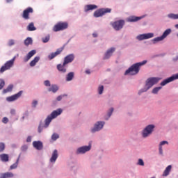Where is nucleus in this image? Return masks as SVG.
Returning <instances> with one entry per match:
<instances>
[{"instance_id":"obj_1","label":"nucleus","mask_w":178,"mask_h":178,"mask_svg":"<svg viewBox=\"0 0 178 178\" xmlns=\"http://www.w3.org/2000/svg\"><path fill=\"white\" fill-rule=\"evenodd\" d=\"M161 78L158 77H150L146 80L145 85L144 88L141 89L138 94H141L142 92H147L149 88H151L153 86H155L157 83L159 82Z\"/></svg>"},{"instance_id":"obj_2","label":"nucleus","mask_w":178,"mask_h":178,"mask_svg":"<svg viewBox=\"0 0 178 178\" xmlns=\"http://www.w3.org/2000/svg\"><path fill=\"white\" fill-rule=\"evenodd\" d=\"M63 112L62 108H58L54 111H53L50 115H49L46 119H45V127H47L49 126V123L52 122V119H55V118L59 116Z\"/></svg>"},{"instance_id":"obj_3","label":"nucleus","mask_w":178,"mask_h":178,"mask_svg":"<svg viewBox=\"0 0 178 178\" xmlns=\"http://www.w3.org/2000/svg\"><path fill=\"white\" fill-rule=\"evenodd\" d=\"M69 27V24L67 22H58L53 27V31L55 33L58 31H63V30H66Z\"/></svg>"},{"instance_id":"obj_4","label":"nucleus","mask_w":178,"mask_h":178,"mask_svg":"<svg viewBox=\"0 0 178 178\" xmlns=\"http://www.w3.org/2000/svg\"><path fill=\"white\" fill-rule=\"evenodd\" d=\"M140 72V65L139 64H134L130 67L126 72L125 74H130L131 76H134Z\"/></svg>"},{"instance_id":"obj_5","label":"nucleus","mask_w":178,"mask_h":178,"mask_svg":"<svg viewBox=\"0 0 178 178\" xmlns=\"http://www.w3.org/2000/svg\"><path fill=\"white\" fill-rule=\"evenodd\" d=\"M13 65H15V58L7 61L1 68L0 73H3L6 72V70H10L11 67H13Z\"/></svg>"},{"instance_id":"obj_6","label":"nucleus","mask_w":178,"mask_h":178,"mask_svg":"<svg viewBox=\"0 0 178 178\" xmlns=\"http://www.w3.org/2000/svg\"><path fill=\"white\" fill-rule=\"evenodd\" d=\"M154 129H155V126L150 124L147 126L142 132V136L144 138L148 137L149 134H152V132L154 131Z\"/></svg>"},{"instance_id":"obj_7","label":"nucleus","mask_w":178,"mask_h":178,"mask_svg":"<svg viewBox=\"0 0 178 178\" xmlns=\"http://www.w3.org/2000/svg\"><path fill=\"white\" fill-rule=\"evenodd\" d=\"M111 12H112V9L111 8H101L94 13V17H101V16H104L106 13H111Z\"/></svg>"},{"instance_id":"obj_8","label":"nucleus","mask_w":178,"mask_h":178,"mask_svg":"<svg viewBox=\"0 0 178 178\" xmlns=\"http://www.w3.org/2000/svg\"><path fill=\"white\" fill-rule=\"evenodd\" d=\"M113 29L116 31H119V30H122L123 26H124V20L120 19L118 21H115L111 24Z\"/></svg>"},{"instance_id":"obj_9","label":"nucleus","mask_w":178,"mask_h":178,"mask_svg":"<svg viewBox=\"0 0 178 178\" xmlns=\"http://www.w3.org/2000/svg\"><path fill=\"white\" fill-rule=\"evenodd\" d=\"M34 10L31 7H28L25 10H24L22 16L23 19L25 20H29L30 19V13H33Z\"/></svg>"},{"instance_id":"obj_10","label":"nucleus","mask_w":178,"mask_h":178,"mask_svg":"<svg viewBox=\"0 0 178 178\" xmlns=\"http://www.w3.org/2000/svg\"><path fill=\"white\" fill-rule=\"evenodd\" d=\"M178 79V73L173 74L172 76L165 79L161 83V86H166V84L171 83V81H174V80Z\"/></svg>"},{"instance_id":"obj_11","label":"nucleus","mask_w":178,"mask_h":178,"mask_svg":"<svg viewBox=\"0 0 178 178\" xmlns=\"http://www.w3.org/2000/svg\"><path fill=\"white\" fill-rule=\"evenodd\" d=\"M171 33H172V29H166L161 36L154 38L153 41H156V42L162 41L163 40H165V38H166V36L170 34Z\"/></svg>"},{"instance_id":"obj_12","label":"nucleus","mask_w":178,"mask_h":178,"mask_svg":"<svg viewBox=\"0 0 178 178\" xmlns=\"http://www.w3.org/2000/svg\"><path fill=\"white\" fill-rule=\"evenodd\" d=\"M22 94H23V91L21 90L18 93L7 97L6 101H8V102H13V101L19 99V98L22 97Z\"/></svg>"},{"instance_id":"obj_13","label":"nucleus","mask_w":178,"mask_h":178,"mask_svg":"<svg viewBox=\"0 0 178 178\" xmlns=\"http://www.w3.org/2000/svg\"><path fill=\"white\" fill-rule=\"evenodd\" d=\"M152 37H154V33H149L139 35L136 37V38L139 41H143V40H148L149 38H152Z\"/></svg>"},{"instance_id":"obj_14","label":"nucleus","mask_w":178,"mask_h":178,"mask_svg":"<svg viewBox=\"0 0 178 178\" xmlns=\"http://www.w3.org/2000/svg\"><path fill=\"white\" fill-rule=\"evenodd\" d=\"M63 49H65L64 47H60V48L58 49L56 52H53V53L50 54L48 56L49 59L50 60H52V59H54V58H56V56H58V55H60V54H62V52L63 51Z\"/></svg>"},{"instance_id":"obj_15","label":"nucleus","mask_w":178,"mask_h":178,"mask_svg":"<svg viewBox=\"0 0 178 178\" xmlns=\"http://www.w3.org/2000/svg\"><path fill=\"white\" fill-rule=\"evenodd\" d=\"M105 124L104 122H97L95 124L94 128L92 129V133H95V131H99V130L102 129L104 125Z\"/></svg>"},{"instance_id":"obj_16","label":"nucleus","mask_w":178,"mask_h":178,"mask_svg":"<svg viewBox=\"0 0 178 178\" xmlns=\"http://www.w3.org/2000/svg\"><path fill=\"white\" fill-rule=\"evenodd\" d=\"M73 60H74V54H71L66 56L64 58L63 63H64V65H67L69 63H72V62H73Z\"/></svg>"},{"instance_id":"obj_17","label":"nucleus","mask_w":178,"mask_h":178,"mask_svg":"<svg viewBox=\"0 0 178 178\" xmlns=\"http://www.w3.org/2000/svg\"><path fill=\"white\" fill-rule=\"evenodd\" d=\"M91 149V145L81 147L77 149L76 154H86Z\"/></svg>"},{"instance_id":"obj_18","label":"nucleus","mask_w":178,"mask_h":178,"mask_svg":"<svg viewBox=\"0 0 178 178\" xmlns=\"http://www.w3.org/2000/svg\"><path fill=\"white\" fill-rule=\"evenodd\" d=\"M115 51V47H111L110 49L107 50L104 57V59H109L111 56H112V54H113Z\"/></svg>"},{"instance_id":"obj_19","label":"nucleus","mask_w":178,"mask_h":178,"mask_svg":"<svg viewBox=\"0 0 178 178\" xmlns=\"http://www.w3.org/2000/svg\"><path fill=\"white\" fill-rule=\"evenodd\" d=\"M115 51V47H111L110 49L107 50L104 57V59H109L111 56H112V54H113Z\"/></svg>"},{"instance_id":"obj_20","label":"nucleus","mask_w":178,"mask_h":178,"mask_svg":"<svg viewBox=\"0 0 178 178\" xmlns=\"http://www.w3.org/2000/svg\"><path fill=\"white\" fill-rule=\"evenodd\" d=\"M57 70L61 73H66V64H65V63H63V64H58Z\"/></svg>"},{"instance_id":"obj_21","label":"nucleus","mask_w":178,"mask_h":178,"mask_svg":"<svg viewBox=\"0 0 178 178\" xmlns=\"http://www.w3.org/2000/svg\"><path fill=\"white\" fill-rule=\"evenodd\" d=\"M33 145L34 148H35L38 151H41V149H42V147H43L42 142H41V141H34V142H33Z\"/></svg>"},{"instance_id":"obj_22","label":"nucleus","mask_w":178,"mask_h":178,"mask_svg":"<svg viewBox=\"0 0 178 178\" xmlns=\"http://www.w3.org/2000/svg\"><path fill=\"white\" fill-rule=\"evenodd\" d=\"M35 52H36L35 50H32L29 51L27 56H26V58H24V61L29 62V60H30V58H33V56L35 55Z\"/></svg>"},{"instance_id":"obj_23","label":"nucleus","mask_w":178,"mask_h":178,"mask_svg":"<svg viewBox=\"0 0 178 178\" xmlns=\"http://www.w3.org/2000/svg\"><path fill=\"white\" fill-rule=\"evenodd\" d=\"M141 19H143L141 17L131 16L127 19V22H129V23H134L138 22V20H141Z\"/></svg>"},{"instance_id":"obj_24","label":"nucleus","mask_w":178,"mask_h":178,"mask_svg":"<svg viewBox=\"0 0 178 178\" xmlns=\"http://www.w3.org/2000/svg\"><path fill=\"white\" fill-rule=\"evenodd\" d=\"M97 8H98V6H97V5H95V4L86 5L85 6V12H88L90 10H94L97 9Z\"/></svg>"},{"instance_id":"obj_25","label":"nucleus","mask_w":178,"mask_h":178,"mask_svg":"<svg viewBox=\"0 0 178 178\" xmlns=\"http://www.w3.org/2000/svg\"><path fill=\"white\" fill-rule=\"evenodd\" d=\"M56 159H58V150H54L52 153V156L50 159V162H56Z\"/></svg>"},{"instance_id":"obj_26","label":"nucleus","mask_w":178,"mask_h":178,"mask_svg":"<svg viewBox=\"0 0 178 178\" xmlns=\"http://www.w3.org/2000/svg\"><path fill=\"white\" fill-rule=\"evenodd\" d=\"M58 90H59V88H58V86L56 85H51L50 86V87L48 88V91L49 92H56V91H58Z\"/></svg>"},{"instance_id":"obj_27","label":"nucleus","mask_w":178,"mask_h":178,"mask_svg":"<svg viewBox=\"0 0 178 178\" xmlns=\"http://www.w3.org/2000/svg\"><path fill=\"white\" fill-rule=\"evenodd\" d=\"M0 159L2 162H8L9 161V155L6 154H2L0 155Z\"/></svg>"},{"instance_id":"obj_28","label":"nucleus","mask_w":178,"mask_h":178,"mask_svg":"<svg viewBox=\"0 0 178 178\" xmlns=\"http://www.w3.org/2000/svg\"><path fill=\"white\" fill-rule=\"evenodd\" d=\"M170 170H172V166L170 165L166 167L165 170L163 173V176H169V173H170Z\"/></svg>"},{"instance_id":"obj_29","label":"nucleus","mask_w":178,"mask_h":178,"mask_svg":"<svg viewBox=\"0 0 178 178\" xmlns=\"http://www.w3.org/2000/svg\"><path fill=\"white\" fill-rule=\"evenodd\" d=\"M39 60H40V57L39 56L35 57L34 59L32 61H31L30 66L31 67H34L35 65H37V63Z\"/></svg>"},{"instance_id":"obj_30","label":"nucleus","mask_w":178,"mask_h":178,"mask_svg":"<svg viewBox=\"0 0 178 178\" xmlns=\"http://www.w3.org/2000/svg\"><path fill=\"white\" fill-rule=\"evenodd\" d=\"M73 77H74V73H68L66 76V81H72V80H73Z\"/></svg>"},{"instance_id":"obj_31","label":"nucleus","mask_w":178,"mask_h":178,"mask_svg":"<svg viewBox=\"0 0 178 178\" xmlns=\"http://www.w3.org/2000/svg\"><path fill=\"white\" fill-rule=\"evenodd\" d=\"M28 31H34L36 30L35 26H34V23H30L27 26Z\"/></svg>"},{"instance_id":"obj_32","label":"nucleus","mask_w":178,"mask_h":178,"mask_svg":"<svg viewBox=\"0 0 178 178\" xmlns=\"http://www.w3.org/2000/svg\"><path fill=\"white\" fill-rule=\"evenodd\" d=\"M24 44L26 47H29V45H31V44H33V39H31V38H27L24 40Z\"/></svg>"},{"instance_id":"obj_33","label":"nucleus","mask_w":178,"mask_h":178,"mask_svg":"<svg viewBox=\"0 0 178 178\" xmlns=\"http://www.w3.org/2000/svg\"><path fill=\"white\" fill-rule=\"evenodd\" d=\"M13 90V85H9L7 88L3 90V94H6V92H10Z\"/></svg>"},{"instance_id":"obj_34","label":"nucleus","mask_w":178,"mask_h":178,"mask_svg":"<svg viewBox=\"0 0 178 178\" xmlns=\"http://www.w3.org/2000/svg\"><path fill=\"white\" fill-rule=\"evenodd\" d=\"M1 176L3 178H10V177H13L14 175L12 172H5L1 174Z\"/></svg>"},{"instance_id":"obj_35","label":"nucleus","mask_w":178,"mask_h":178,"mask_svg":"<svg viewBox=\"0 0 178 178\" xmlns=\"http://www.w3.org/2000/svg\"><path fill=\"white\" fill-rule=\"evenodd\" d=\"M17 165H19V158L17 159V161L14 164L10 165V169L11 170L13 169H16V168H17Z\"/></svg>"},{"instance_id":"obj_36","label":"nucleus","mask_w":178,"mask_h":178,"mask_svg":"<svg viewBox=\"0 0 178 178\" xmlns=\"http://www.w3.org/2000/svg\"><path fill=\"white\" fill-rule=\"evenodd\" d=\"M50 38H51V36L49 35H47L44 38H42V41L44 43H47V42H48V41H49Z\"/></svg>"},{"instance_id":"obj_37","label":"nucleus","mask_w":178,"mask_h":178,"mask_svg":"<svg viewBox=\"0 0 178 178\" xmlns=\"http://www.w3.org/2000/svg\"><path fill=\"white\" fill-rule=\"evenodd\" d=\"M58 138H59V135L58 134H54L51 136V140H53V141H56Z\"/></svg>"},{"instance_id":"obj_38","label":"nucleus","mask_w":178,"mask_h":178,"mask_svg":"<svg viewBox=\"0 0 178 178\" xmlns=\"http://www.w3.org/2000/svg\"><path fill=\"white\" fill-rule=\"evenodd\" d=\"M162 88V87H156V88H154L153 90H152V94H158V92L159 91V90H161Z\"/></svg>"},{"instance_id":"obj_39","label":"nucleus","mask_w":178,"mask_h":178,"mask_svg":"<svg viewBox=\"0 0 178 178\" xmlns=\"http://www.w3.org/2000/svg\"><path fill=\"white\" fill-rule=\"evenodd\" d=\"M3 151H5V144L0 143V152H3Z\"/></svg>"},{"instance_id":"obj_40","label":"nucleus","mask_w":178,"mask_h":178,"mask_svg":"<svg viewBox=\"0 0 178 178\" xmlns=\"http://www.w3.org/2000/svg\"><path fill=\"white\" fill-rule=\"evenodd\" d=\"M5 87V81L0 79V90H2Z\"/></svg>"},{"instance_id":"obj_41","label":"nucleus","mask_w":178,"mask_h":178,"mask_svg":"<svg viewBox=\"0 0 178 178\" xmlns=\"http://www.w3.org/2000/svg\"><path fill=\"white\" fill-rule=\"evenodd\" d=\"M168 17H170V19H178V14L177 15L170 14L168 15Z\"/></svg>"},{"instance_id":"obj_42","label":"nucleus","mask_w":178,"mask_h":178,"mask_svg":"<svg viewBox=\"0 0 178 178\" xmlns=\"http://www.w3.org/2000/svg\"><path fill=\"white\" fill-rule=\"evenodd\" d=\"M98 92L99 95L102 94V92H104V86H100L98 88Z\"/></svg>"},{"instance_id":"obj_43","label":"nucleus","mask_w":178,"mask_h":178,"mask_svg":"<svg viewBox=\"0 0 178 178\" xmlns=\"http://www.w3.org/2000/svg\"><path fill=\"white\" fill-rule=\"evenodd\" d=\"M44 84L45 87H51V82L49 80L44 81Z\"/></svg>"},{"instance_id":"obj_44","label":"nucleus","mask_w":178,"mask_h":178,"mask_svg":"<svg viewBox=\"0 0 178 178\" xmlns=\"http://www.w3.org/2000/svg\"><path fill=\"white\" fill-rule=\"evenodd\" d=\"M138 165H139L140 166H144V161H143V159H139L138 161Z\"/></svg>"},{"instance_id":"obj_45","label":"nucleus","mask_w":178,"mask_h":178,"mask_svg":"<svg viewBox=\"0 0 178 178\" xmlns=\"http://www.w3.org/2000/svg\"><path fill=\"white\" fill-rule=\"evenodd\" d=\"M44 129V126H42L41 124H39L38 127V133H41L42 131V130Z\"/></svg>"},{"instance_id":"obj_46","label":"nucleus","mask_w":178,"mask_h":178,"mask_svg":"<svg viewBox=\"0 0 178 178\" xmlns=\"http://www.w3.org/2000/svg\"><path fill=\"white\" fill-rule=\"evenodd\" d=\"M12 45H15V40L11 39L8 41V46L12 47Z\"/></svg>"},{"instance_id":"obj_47","label":"nucleus","mask_w":178,"mask_h":178,"mask_svg":"<svg viewBox=\"0 0 178 178\" xmlns=\"http://www.w3.org/2000/svg\"><path fill=\"white\" fill-rule=\"evenodd\" d=\"M38 104V102L37 100H34V101L32 102V106H33V108H35V106H37Z\"/></svg>"},{"instance_id":"obj_48","label":"nucleus","mask_w":178,"mask_h":178,"mask_svg":"<svg viewBox=\"0 0 178 178\" xmlns=\"http://www.w3.org/2000/svg\"><path fill=\"white\" fill-rule=\"evenodd\" d=\"M8 122H9V120H8V118H6V117H4V118H3V120H2V122H3V123L6 124V123H8Z\"/></svg>"},{"instance_id":"obj_49","label":"nucleus","mask_w":178,"mask_h":178,"mask_svg":"<svg viewBox=\"0 0 178 178\" xmlns=\"http://www.w3.org/2000/svg\"><path fill=\"white\" fill-rule=\"evenodd\" d=\"M112 113H113V108H111L110 109V112L108 113V118H111V116H112Z\"/></svg>"},{"instance_id":"obj_50","label":"nucleus","mask_w":178,"mask_h":178,"mask_svg":"<svg viewBox=\"0 0 178 178\" xmlns=\"http://www.w3.org/2000/svg\"><path fill=\"white\" fill-rule=\"evenodd\" d=\"M145 63H147V60H143L142 63H138L136 64L139 65V67H140V66H143V65H145Z\"/></svg>"},{"instance_id":"obj_51","label":"nucleus","mask_w":178,"mask_h":178,"mask_svg":"<svg viewBox=\"0 0 178 178\" xmlns=\"http://www.w3.org/2000/svg\"><path fill=\"white\" fill-rule=\"evenodd\" d=\"M165 144H168V141L166 140H163L162 142L160 143V146L162 147V145H165Z\"/></svg>"},{"instance_id":"obj_52","label":"nucleus","mask_w":178,"mask_h":178,"mask_svg":"<svg viewBox=\"0 0 178 178\" xmlns=\"http://www.w3.org/2000/svg\"><path fill=\"white\" fill-rule=\"evenodd\" d=\"M159 154L162 155L163 154V151L162 149V146L159 145Z\"/></svg>"},{"instance_id":"obj_53","label":"nucleus","mask_w":178,"mask_h":178,"mask_svg":"<svg viewBox=\"0 0 178 178\" xmlns=\"http://www.w3.org/2000/svg\"><path fill=\"white\" fill-rule=\"evenodd\" d=\"M63 97H65V95H60L57 97V101H61L62 98H63Z\"/></svg>"},{"instance_id":"obj_54","label":"nucleus","mask_w":178,"mask_h":178,"mask_svg":"<svg viewBox=\"0 0 178 178\" xmlns=\"http://www.w3.org/2000/svg\"><path fill=\"white\" fill-rule=\"evenodd\" d=\"M26 142L27 143H31V136H28L27 137Z\"/></svg>"},{"instance_id":"obj_55","label":"nucleus","mask_w":178,"mask_h":178,"mask_svg":"<svg viewBox=\"0 0 178 178\" xmlns=\"http://www.w3.org/2000/svg\"><path fill=\"white\" fill-rule=\"evenodd\" d=\"M15 113H16V111H15V110H11L10 111V114L11 115H15Z\"/></svg>"},{"instance_id":"obj_56","label":"nucleus","mask_w":178,"mask_h":178,"mask_svg":"<svg viewBox=\"0 0 178 178\" xmlns=\"http://www.w3.org/2000/svg\"><path fill=\"white\" fill-rule=\"evenodd\" d=\"M92 36L95 37V38H97V37H98V35L97 33H93Z\"/></svg>"},{"instance_id":"obj_57","label":"nucleus","mask_w":178,"mask_h":178,"mask_svg":"<svg viewBox=\"0 0 178 178\" xmlns=\"http://www.w3.org/2000/svg\"><path fill=\"white\" fill-rule=\"evenodd\" d=\"M86 73L87 74H90V70H86Z\"/></svg>"},{"instance_id":"obj_58","label":"nucleus","mask_w":178,"mask_h":178,"mask_svg":"<svg viewBox=\"0 0 178 178\" xmlns=\"http://www.w3.org/2000/svg\"><path fill=\"white\" fill-rule=\"evenodd\" d=\"M12 1H13V0H6V2H7L8 3H9V2H12Z\"/></svg>"},{"instance_id":"obj_59","label":"nucleus","mask_w":178,"mask_h":178,"mask_svg":"<svg viewBox=\"0 0 178 178\" xmlns=\"http://www.w3.org/2000/svg\"><path fill=\"white\" fill-rule=\"evenodd\" d=\"M175 28L178 29V24L175 25Z\"/></svg>"},{"instance_id":"obj_60","label":"nucleus","mask_w":178,"mask_h":178,"mask_svg":"<svg viewBox=\"0 0 178 178\" xmlns=\"http://www.w3.org/2000/svg\"><path fill=\"white\" fill-rule=\"evenodd\" d=\"M0 178H3V177L2 175H1Z\"/></svg>"}]
</instances>
